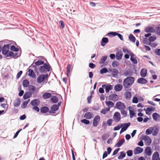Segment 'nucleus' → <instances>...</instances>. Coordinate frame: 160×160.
<instances>
[{"label":"nucleus","instance_id":"c03bdc74","mask_svg":"<svg viewBox=\"0 0 160 160\" xmlns=\"http://www.w3.org/2000/svg\"><path fill=\"white\" fill-rule=\"evenodd\" d=\"M107 59V56H103L102 57L101 59H100L99 63L100 64H103L105 62V61Z\"/></svg>","mask_w":160,"mask_h":160},{"label":"nucleus","instance_id":"79ce46f5","mask_svg":"<svg viewBox=\"0 0 160 160\" xmlns=\"http://www.w3.org/2000/svg\"><path fill=\"white\" fill-rule=\"evenodd\" d=\"M126 154L123 151H122L120 152V155L118 157V159H122L124 158Z\"/></svg>","mask_w":160,"mask_h":160},{"label":"nucleus","instance_id":"4c0bfd02","mask_svg":"<svg viewBox=\"0 0 160 160\" xmlns=\"http://www.w3.org/2000/svg\"><path fill=\"white\" fill-rule=\"evenodd\" d=\"M124 96L126 99H129L131 97V93L130 92H126L124 94Z\"/></svg>","mask_w":160,"mask_h":160},{"label":"nucleus","instance_id":"3c124183","mask_svg":"<svg viewBox=\"0 0 160 160\" xmlns=\"http://www.w3.org/2000/svg\"><path fill=\"white\" fill-rule=\"evenodd\" d=\"M109 41H101V45L103 47L104 46L108 43Z\"/></svg>","mask_w":160,"mask_h":160},{"label":"nucleus","instance_id":"9d476101","mask_svg":"<svg viewBox=\"0 0 160 160\" xmlns=\"http://www.w3.org/2000/svg\"><path fill=\"white\" fill-rule=\"evenodd\" d=\"M40 101L38 99H35L32 101L30 104L32 106H38L40 104Z\"/></svg>","mask_w":160,"mask_h":160},{"label":"nucleus","instance_id":"393cba45","mask_svg":"<svg viewBox=\"0 0 160 160\" xmlns=\"http://www.w3.org/2000/svg\"><path fill=\"white\" fill-rule=\"evenodd\" d=\"M145 31L147 32H155V30L152 27H147L145 28Z\"/></svg>","mask_w":160,"mask_h":160},{"label":"nucleus","instance_id":"f8f14e48","mask_svg":"<svg viewBox=\"0 0 160 160\" xmlns=\"http://www.w3.org/2000/svg\"><path fill=\"white\" fill-rule=\"evenodd\" d=\"M137 82L139 84H145L148 83V81L144 78H141L138 79Z\"/></svg>","mask_w":160,"mask_h":160},{"label":"nucleus","instance_id":"49530a36","mask_svg":"<svg viewBox=\"0 0 160 160\" xmlns=\"http://www.w3.org/2000/svg\"><path fill=\"white\" fill-rule=\"evenodd\" d=\"M29 67H30L31 68H32L34 69V70L35 72H38V68H37V66H36L35 64L33 65V63Z\"/></svg>","mask_w":160,"mask_h":160},{"label":"nucleus","instance_id":"2f4dec72","mask_svg":"<svg viewBox=\"0 0 160 160\" xmlns=\"http://www.w3.org/2000/svg\"><path fill=\"white\" fill-rule=\"evenodd\" d=\"M52 97V94L49 92H45L42 95V97L44 99H48Z\"/></svg>","mask_w":160,"mask_h":160},{"label":"nucleus","instance_id":"2eb2a0df","mask_svg":"<svg viewBox=\"0 0 160 160\" xmlns=\"http://www.w3.org/2000/svg\"><path fill=\"white\" fill-rule=\"evenodd\" d=\"M28 76L30 77L33 78H36V74L34 73L33 70L31 69H29L28 70Z\"/></svg>","mask_w":160,"mask_h":160},{"label":"nucleus","instance_id":"7c9ffc66","mask_svg":"<svg viewBox=\"0 0 160 160\" xmlns=\"http://www.w3.org/2000/svg\"><path fill=\"white\" fill-rule=\"evenodd\" d=\"M118 73L119 72L117 69L113 68L112 76L113 77L116 78L117 76Z\"/></svg>","mask_w":160,"mask_h":160},{"label":"nucleus","instance_id":"09e8293b","mask_svg":"<svg viewBox=\"0 0 160 160\" xmlns=\"http://www.w3.org/2000/svg\"><path fill=\"white\" fill-rule=\"evenodd\" d=\"M108 72V69L106 68H102L100 71V73L101 74L104 73H106Z\"/></svg>","mask_w":160,"mask_h":160},{"label":"nucleus","instance_id":"a18cd8bd","mask_svg":"<svg viewBox=\"0 0 160 160\" xmlns=\"http://www.w3.org/2000/svg\"><path fill=\"white\" fill-rule=\"evenodd\" d=\"M117 34V33L116 32H111L108 34V35L110 37L115 36Z\"/></svg>","mask_w":160,"mask_h":160},{"label":"nucleus","instance_id":"de8ad7c7","mask_svg":"<svg viewBox=\"0 0 160 160\" xmlns=\"http://www.w3.org/2000/svg\"><path fill=\"white\" fill-rule=\"evenodd\" d=\"M81 121L82 123L86 125L90 123V122L88 120L85 119L81 120Z\"/></svg>","mask_w":160,"mask_h":160},{"label":"nucleus","instance_id":"7ed1b4c3","mask_svg":"<svg viewBox=\"0 0 160 160\" xmlns=\"http://www.w3.org/2000/svg\"><path fill=\"white\" fill-rule=\"evenodd\" d=\"M48 76V74L44 75L42 74L40 75L37 79V82L39 83H40L43 82Z\"/></svg>","mask_w":160,"mask_h":160},{"label":"nucleus","instance_id":"4be33fe9","mask_svg":"<svg viewBox=\"0 0 160 160\" xmlns=\"http://www.w3.org/2000/svg\"><path fill=\"white\" fill-rule=\"evenodd\" d=\"M147 73V70L145 68H143L142 69L140 75L142 77H145Z\"/></svg>","mask_w":160,"mask_h":160},{"label":"nucleus","instance_id":"9b49d317","mask_svg":"<svg viewBox=\"0 0 160 160\" xmlns=\"http://www.w3.org/2000/svg\"><path fill=\"white\" fill-rule=\"evenodd\" d=\"M159 154L158 152H155L152 155V160H160V157L159 158Z\"/></svg>","mask_w":160,"mask_h":160},{"label":"nucleus","instance_id":"338daca9","mask_svg":"<svg viewBox=\"0 0 160 160\" xmlns=\"http://www.w3.org/2000/svg\"><path fill=\"white\" fill-rule=\"evenodd\" d=\"M89 67L92 69L94 68L95 67V65L92 62L89 63Z\"/></svg>","mask_w":160,"mask_h":160},{"label":"nucleus","instance_id":"412c9836","mask_svg":"<svg viewBox=\"0 0 160 160\" xmlns=\"http://www.w3.org/2000/svg\"><path fill=\"white\" fill-rule=\"evenodd\" d=\"M130 125V123L129 122L124 123L121 125V128H122L125 131H126Z\"/></svg>","mask_w":160,"mask_h":160},{"label":"nucleus","instance_id":"72a5a7b5","mask_svg":"<svg viewBox=\"0 0 160 160\" xmlns=\"http://www.w3.org/2000/svg\"><path fill=\"white\" fill-rule=\"evenodd\" d=\"M71 65L68 64L67 67V73L66 75L67 77H68L69 74L70 73L71 70Z\"/></svg>","mask_w":160,"mask_h":160},{"label":"nucleus","instance_id":"c9c22d12","mask_svg":"<svg viewBox=\"0 0 160 160\" xmlns=\"http://www.w3.org/2000/svg\"><path fill=\"white\" fill-rule=\"evenodd\" d=\"M149 42H148V45L150 46L151 47L155 48L158 45V44L156 42H153L154 41H149Z\"/></svg>","mask_w":160,"mask_h":160},{"label":"nucleus","instance_id":"39448f33","mask_svg":"<svg viewBox=\"0 0 160 160\" xmlns=\"http://www.w3.org/2000/svg\"><path fill=\"white\" fill-rule=\"evenodd\" d=\"M59 108L57 104H54L50 108V110L49 111V112L52 114H55L56 111Z\"/></svg>","mask_w":160,"mask_h":160},{"label":"nucleus","instance_id":"6e6d98bb","mask_svg":"<svg viewBox=\"0 0 160 160\" xmlns=\"http://www.w3.org/2000/svg\"><path fill=\"white\" fill-rule=\"evenodd\" d=\"M9 44H7L4 45L2 49H5V50L9 51Z\"/></svg>","mask_w":160,"mask_h":160},{"label":"nucleus","instance_id":"37998d69","mask_svg":"<svg viewBox=\"0 0 160 160\" xmlns=\"http://www.w3.org/2000/svg\"><path fill=\"white\" fill-rule=\"evenodd\" d=\"M10 50L11 51L15 52H18L19 51V49L18 48L16 47L15 46L13 45L11 47Z\"/></svg>","mask_w":160,"mask_h":160},{"label":"nucleus","instance_id":"ddd939ff","mask_svg":"<svg viewBox=\"0 0 160 160\" xmlns=\"http://www.w3.org/2000/svg\"><path fill=\"white\" fill-rule=\"evenodd\" d=\"M153 119L156 121H158V119L160 120V115L157 112L153 113L152 114Z\"/></svg>","mask_w":160,"mask_h":160},{"label":"nucleus","instance_id":"1a4fd4ad","mask_svg":"<svg viewBox=\"0 0 160 160\" xmlns=\"http://www.w3.org/2000/svg\"><path fill=\"white\" fill-rule=\"evenodd\" d=\"M114 118L116 120V122H119L120 119V114L118 112H115L113 116Z\"/></svg>","mask_w":160,"mask_h":160},{"label":"nucleus","instance_id":"aec40b11","mask_svg":"<svg viewBox=\"0 0 160 160\" xmlns=\"http://www.w3.org/2000/svg\"><path fill=\"white\" fill-rule=\"evenodd\" d=\"M49 108L46 106L42 107L40 108V112L41 113H45L49 112Z\"/></svg>","mask_w":160,"mask_h":160},{"label":"nucleus","instance_id":"bf43d9fd","mask_svg":"<svg viewBox=\"0 0 160 160\" xmlns=\"http://www.w3.org/2000/svg\"><path fill=\"white\" fill-rule=\"evenodd\" d=\"M121 113L122 115H123L124 117H126L127 115V113L126 112L124 109L121 110Z\"/></svg>","mask_w":160,"mask_h":160},{"label":"nucleus","instance_id":"a19ab883","mask_svg":"<svg viewBox=\"0 0 160 160\" xmlns=\"http://www.w3.org/2000/svg\"><path fill=\"white\" fill-rule=\"evenodd\" d=\"M105 103L107 106L109 108H112L113 107L114 103L111 101H106Z\"/></svg>","mask_w":160,"mask_h":160},{"label":"nucleus","instance_id":"473e14b6","mask_svg":"<svg viewBox=\"0 0 160 160\" xmlns=\"http://www.w3.org/2000/svg\"><path fill=\"white\" fill-rule=\"evenodd\" d=\"M32 92H27L23 95V98L24 99H27L30 97L32 95Z\"/></svg>","mask_w":160,"mask_h":160},{"label":"nucleus","instance_id":"e433bc0d","mask_svg":"<svg viewBox=\"0 0 160 160\" xmlns=\"http://www.w3.org/2000/svg\"><path fill=\"white\" fill-rule=\"evenodd\" d=\"M21 54V50H20L19 52H16L15 53H13V55H12L14 58L16 59L20 57Z\"/></svg>","mask_w":160,"mask_h":160},{"label":"nucleus","instance_id":"a878e982","mask_svg":"<svg viewBox=\"0 0 160 160\" xmlns=\"http://www.w3.org/2000/svg\"><path fill=\"white\" fill-rule=\"evenodd\" d=\"M128 108L129 111L130 118H132L134 116L135 117L136 113H135L134 111L131 110V109H132V108L131 106H129Z\"/></svg>","mask_w":160,"mask_h":160},{"label":"nucleus","instance_id":"cd10ccee","mask_svg":"<svg viewBox=\"0 0 160 160\" xmlns=\"http://www.w3.org/2000/svg\"><path fill=\"white\" fill-rule=\"evenodd\" d=\"M21 101L19 98H17L13 102V105L15 107H17L20 105Z\"/></svg>","mask_w":160,"mask_h":160},{"label":"nucleus","instance_id":"bb28decb","mask_svg":"<svg viewBox=\"0 0 160 160\" xmlns=\"http://www.w3.org/2000/svg\"><path fill=\"white\" fill-rule=\"evenodd\" d=\"M93 115L91 112H87L84 115V117L87 119H91L92 118V115Z\"/></svg>","mask_w":160,"mask_h":160},{"label":"nucleus","instance_id":"c756f323","mask_svg":"<svg viewBox=\"0 0 160 160\" xmlns=\"http://www.w3.org/2000/svg\"><path fill=\"white\" fill-rule=\"evenodd\" d=\"M125 140L124 138H122L121 140H119L115 145V146L117 147H120L124 142Z\"/></svg>","mask_w":160,"mask_h":160},{"label":"nucleus","instance_id":"5701e85b","mask_svg":"<svg viewBox=\"0 0 160 160\" xmlns=\"http://www.w3.org/2000/svg\"><path fill=\"white\" fill-rule=\"evenodd\" d=\"M154 109L155 108L152 106L147 108L146 109V113L147 115H150L151 113L153 111Z\"/></svg>","mask_w":160,"mask_h":160},{"label":"nucleus","instance_id":"58836bf2","mask_svg":"<svg viewBox=\"0 0 160 160\" xmlns=\"http://www.w3.org/2000/svg\"><path fill=\"white\" fill-rule=\"evenodd\" d=\"M22 84L24 87H28L29 84V82L27 79H25L23 80Z\"/></svg>","mask_w":160,"mask_h":160},{"label":"nucleus","instance_id":"a211bd4d","mask_svg":"<svg viewBox=\"0 0 160 160\" xmlns=\"http://www.w3.org/2000/svg\"><path fill=\"white\" fill-rule=\"evenodd\" d=\"M116 108L118 109H120L121 108H124L125 107V105L123 103L120 102H119L116 103Z\"/></svg>","mask_w":160,"mask_h":160},{"label":"nucleus","instance_id":"423d86ee","mask_svg":"<svg viewBox=\"0 0 160 160\" xmlns=\"http://www.w3.org/2000/svg\"><path fill=\"white\" fill-rule=\"evenodd\" d=\"M2 53L7 57H11L13 54V52H12L5 50V49H2Z\"/></svg>","mask_w":160,"mask_h":160},{"label":"nucleus","instance_id":"5fc2aeb1","mask_svg":"<svg viewBox=\"0 0 160 160\" xmlns=\"http://www.w3.org/2000/svg\"><path fill=\"white\" fill-rule=\"evenodd\" d=\"M130 59L133 63L136 64L138 63L137 61L135 58H131Z\"/></svg>","mask_w":160,"mask_h":160},{"label":"nucleus","instance_id":"dca6fc26","mask_svg":"<svg viewBox=\"0 0 160 160\" xmlns=\"http://www.w3.org/2000/svg\"><path fill=\"white\" fill-rule=\"evenodd\" d=\"M145 153L148 156H150L152 153V151L151 148L149 147H147L145 149Z\"/></svg>","mask_w":160,"mask_h":160},{"label":"nucleus","instance_id":"0e129e2a","mask_svg":"<svg viewBox=\"0 0 160 160\" xmlns=\"http://www.w3.org/2000/svg\"><path fill=\"white\" fill-rule=\"evenodd\" d=\"M129 38L130 40H135V38L132 34H131L129 37Z\"/></svg>","mask_w":160,"mask_h":160},{"label":"nucleus","instance_id":"f3484780","mask_svg":"<svg viewBox=\"0 0 160 160\" xmlns=\"http://www.w3.org/2000/svg\"><path fill=\"white\" fill-rule=\"evenodd\" d=\"M29 90L30 91H32V94H36L38 92V90L36 89L35 87L32 85H30L29 87Z\"/></svg>","mask_w":160,"mask_h":160},{"label":"nucleus","instance_id":"f03ea898","mask_svg":"<svg viewBox=\"0 0 160 160\" xmlns=\"http://www.w3.org/2000/svg\"><path fill=\"white\" fill-rule=\"evenodd\" d=\"M39 71L41 73H45L50 71V65L48 64L44 63L43 65L41 66L39 68Z\"/></svg>","mask_w":160,"mask_h":160},{"label":"nucleus","instance_id":"680f3d73","mask_svg":"<svg viewBox=\"0 0 160 160\" xmlns=\"http://www.w3.org/2000/svg\"><path fill=\"white\" fill-rule=\"evenodd\" d=\"M27 104L25 102V101H24L21 106V107L22 108H25L27 105Z\"/></svg>","mask_w":160,"mask_h":160},{"label":"nucleus","instance_id":"603ef678","mask_svg":"<svg viewBox=\"0 0 160 160\" xmlns=\"http://www.w3.org/2000/svg\"><path fill=\"white\" fill-rule=\"evenodd\" d=\"M127 155L129 157H131L132 155V150H128L127 152Z\"/></svg>","mask_w":160,"mask_h":160},{"label":"nucleus","instance_id":"69168bd1","mask_svg":"<svg viewBox=\"0 0 160 160\" xmlns=\"http://www.w3.org/2000/svg\"><path fill=\"white\" fill-rule=\"evenodd\" d=\"M108 135L107 134H104L102 136V138L103 140H105L106 139H107L108 137Z\"/></svg>","mask_w":160,"mask_h":160},{"label":"nucleus","instance_id":"ea45409f","mask_svg":"<svg viewBox=\"0 0 160 160\" xmlns=\"http://www.w3.org/2000/svg\"><path fill=\"white\" fill-rule=\"evenodd\" d=\"M44 63V62L41 60H38L34 63V64L37 66H39L43 64Z\"/></svg>","mask_w":160,"mask_h":160},{"label":"nucleus","instance_id":"864d4df0","mask_svg":"<svg viewBox=\"0 0 160 160\" xmlns=\"http://www.w3.org/2000/svg\"><path fill=\"white\" fill-rule=\"evenodd\" d=\"M152 131L151 129V128L149 129H147L146 131V133L147 135H150L152 133Z\"/></svg>","mask_w":160,"mask_h":160},{"label":"nucleus","instance_id":"4468645a","mask_svg":"<svg viewBox=\"0 0 160 160\" xmlns=\"http://www.w3.org/2000/svg\"><path fill=\"white\" fill-rule=\"evenodd\" d=\"M143 151V149L140 147H137L134 150V154H139L142 153Z\"/></svg>","mask_w":160,"mask_h":160},{"label":"nucleus","instance_id":"4d7b16f0","mask_svg":"<svg viewBox=\"0 0 160 160\" xmlns=\"http://www.w3.org/2000/svg\"><path fill=\"white\" fill-rule=\"evenodd\" d=\"M112 65L114 68L116 67L118 65V62L116 61H113L112 63Z\"/></svg>","mask_w":160,"mask_h":160},{"label":"nucleus","instance_id":"774afa93","mask_svg":"<svg viewBox=\"0 0 160 160\" xmlns=\"http://www.w3.org/2000/svg\"><path fill=\"white\" fill-rule=\"evenodd\" d=\"M156 33L157 35H160V27H158L157 28Z\"/></svg>","mask_w":160,"mask_h":160},{"label":"nucleus","instance_id":"e2e57ef3","mask_svg":"<svg viewBox=\"0 0 160 160\" xmlns=\"http://www.w3.org/2000/svg\"><path fill=\"white\" fill-rule=\"evenodd\" d=\"M120 149L119 148H117V149H116V150H115L113 151L112 155L114 156V155H116L117 154V153H118L119 151V150Z\"/></svg>","mask_w":160,"mask_h":160},{"label":"nucleus","instance_id":"13d9d810","mask_svg":"<svg viewBox=\"0 0 160 160\" xmlns=\"http://www.w3.org/2000/svg\"><path fill=\"white\" fill-rule=\"evenodd\" d=\"M138 102V98L136 97H134L132 99V102L133 103H137Z\"/></svg>","mask_w":160,"mask_h":160},{"label":"nucleus","instance_id":"f257e3e1","mask_svg":"<svg viewBox=\"0 0 160 160\" xmlns=\"http://www.w3.org/2000/svg\"><path fill=\"white\" fill-rule=\"evenodd\" d=\"M134 81V78L131 76L128 77L124 80L123 85L125 91H131V88H129L133 84Z\"/></svg>","mask_w":160,"mask_h":160},{"label":"nucleus","instance_id":"6ab92c4d","mask_svg":"<svg viewBox=\"0 0 160 160\" xmlns=\"http://www.w3.org/2000/svg\"><path fill=\"white\" fill-rule=\"evenodd\" d=\"M122 85L121 84L116 85L114 88V90L116 92H119L121 91L122 89Z\"/></svg>","mask_w":160,"mask_h":160},{"label":"nucleus","instance_id":"f704fd0d","mask_svg":"<svg viewBox=\"0 0 160 160\" xmlns=\"http://www.w3.org/2000/svg\"><path fill=\"white\" fill-rule=\"evenodd\" d=\"M51 100L52 103H56L58 102V99L56 96H53L51 98Z\"/></svg>","mask_w":160,"mask_h":160},{"label":"nucleus","instance_id":"0eeeda50","mask_svg":"<svg viewBox=\"0 0 160 160\" xmlns=\"http://www.w3.org/2000/svg\"><path fill=\"white\" fill-rule=\"evenodd\" d=\"M102 87L105 89V91L106 93H108L109 91L112 89V86L110 84H103L102 85Z\"/></svg>","mask_w":160,"mask_h":160},{"label":"nucleus","instance_id":"8fccbe9b","mask_svg":"<svg viewBox=\"0 0 160 160\" xmlns=\"http://www.w3.org/2000/svg\"><path fill=\"white\" fill-rule=\"evenodd\" d=\"M113 120L112 119H108L107 122V123L109 126H111L112 125Z\"/></svg>","mask_w":160,"mask_h":160},{"label":"nucleus","instance_id":"20e7f679","mask_svg":"<svg viewBox=\"0 0 160 160\" xmlns=\"http://www.w3.org/2000/svg\"><path fill=\"white\" fill-rule=\"evenodd\" d=\"M101 119L99 115H97L94 118L93 121V126L94 127H96L99 123Z\"/></svg>","mask_w":160,"mask_h":160},{"label":"nucleus","instance_id":"b1692460","mask_svg":"<svg viewBox=\"0 0 160 160\" xmlns=\"http://www.w3.org/2000/svg\"><path fill=\"white\" fill-rule=\"evenodd\" d=\"M151 129L152 131V134L153 136H156L158 132V129L156 127L151 128Z\"/></svg>","mask_w":160,"mask_h":160},{"label":"nucleus","instance_id":"c85d7f7f","mask_svg":"<svg viewBox=\"0 0 160 160\" xmlns=\"http://www.w3.org/2000/svg\"><path fill=\"white\" fill-rule=\"evenodd\" d=\"M123 74L125 76L128 77L132 76V73L129 69H128L124 71L123 72Z\"/></svg>","mask_w":160,"mask_h":160},{"label":"nucleus","instance_id":"052dcab7","mask_svg":"<svg viewBox=\"0 0 160 160\" xmlns=\"http://www.w3.org/2000/svg\"><path fill=\"white\" fill-rule=\"evenodd\" d=\"M155 54L158 56H160V49H156L155 51Z\"/></svg>","mask_w":160,"mask_h":160},{"label":"nucleus","instance_id":"6e6552de","mask_svg":"<svg viewBox=\"0 0 160 160\" xmlns=\"http://www.w3.org/2000/svg\"><path fill=\"white\" fill-rule=\"evenodd\" d=\"M122 53L121 50H118L116 53V59L118 60H120L122 57Z\"/></svg>","mask_w":160,"mask_h":160}]
</instances>
